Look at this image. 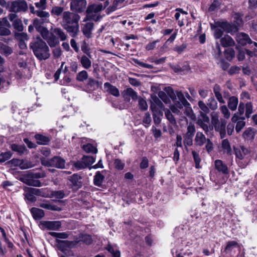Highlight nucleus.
<instances>
[{"label": "nucleus", "mask_w": 257, "mask_h": 257, "mask_svg": "<svg viewBox=\"0 0 257 257\" xmlns=\"http://www.w3.org/2000/svg\"><path fill=\"white\" fill-rule=\"evenodd\" d=\"M221 147L223 153L226 154L228 156H231L232 152L230 143L227 139H224L222 141Z\"/></svg>", "instance_id": "31"}, {"label": "nucleus", "mask_w": 257, "mask_h": 257, "mask_svg": "<svg viewBox=\"0 0 257 257\" xmlns=\"http://www.w3.org/2000/svg\"><path fill=\"white\" fill-rule=\"evenodd\" d=\"M243 114V113H234L231 118L232 122L236 123L235 130L237 133L240 132L245 125V122L244 121L245 117L241 116Z\"/></svg>", "instance_id": "15"}, {"label": "nucleus", "mask_w": 257, "mask_h": 257, "mask_svg": "<svg viewBox=\"0 0 257 257\" xmlns=\"http://www.w3.org/2000/svg\"><path fill=\"white\" fill-rule=\"evenodd\" d=\"M73 166L77 170H79L87 168L86 165L84 164V162L82 159L79 161L74 162Z\"/></svg>", "instance_id": "50"}, {"label": "nucleus", "mask_w": 257, "mask_h": 257, "mask_svg": "<svg viewBox=\"0 0 257 257\" xmlns=\"http://www.w3.org/2000/svg\"><path fill=\"white\" fill-rule=\"evenodd\" d=\"M25 198L30 202H34L36 201L35 195L43 196L42 189L27 187L24 188Z\"/></svg>", "instance_id": "10"}, {"label": "nucleus", "mask_w": 257, "mask_h": 257, "mask_svg": "<svg viewBox=\"0 0 257 257\" xmlns=\"http://www.w3.org/2000/svg\"><path fill=\"white\" fill-rule=\"evenodd\" d=\"M208 139V138H206L202 132H198L195 137V144L196 146L202 147Z\"/></svg>", "instance_id": "25"}, {"label": "nucleus", "mask_w": 257, "mask_h": 257, "mask_svg": "<svg viewBox=\"0 0 257 257\" xmlns=\"http://www.w3.org/2000/svg\"><path fill=\"white\" fill-rule=\"evenodd\" d=\"M236 249H237L238 250L240 249L239 244L236 241L231 240L226 243V245L224 248V252L226 254L232 256L235 254Z\"/></svg>", "instance_id": "17"}, {"label": "nucleus", "mask_w": 257, "mask_h": 257, "mask_svg": "<svg viewBox=\"0 0 257 257\" xmlns=\"http://www.w3.org/2000/svg\"><path fill=\"white\" fill-rule=\"evenodd\" d=\"M214 29V37L216 39L221 38L223 32L229 33L231 31V26L227 22H217L213 27Z\"/></svg>", "instance_id": "9"}, {"label": "nucleus", "mask_w": 257, "mask_h": 257, "mask_svg": "<svg viewBox=\"0 0 257 257\" xmlns=\"http://www.w3.org/2000/svg\"><path fill=\"white\" fill-rule=\"evenodd\" d=\"M207 105L213 110H216L218 107L217 103L213 97H211L208 100Z\"/></svg>", "instance_id": "52"}, {"label": "nucleus", "mask_w": 257, "mask_h": 257, "mask_svg": "<svg viewBox=\"0 0 257 257\" xmlns=\"http://www.w3.org/2000/svg\"><path fill=\"white\" fill-rule=\"evenodd\" d=\"M83 149L86 153H91L96 154L97 152V148L90 144H87L86 145H83Z\"/></svg>", "instance_id": "43"}, {"label": "nucleus", "mask_w": 257, "mask_h": 257, "mask_svg": "<svg viewBox=\"0 0 257 257\" xmlns=\"http://www.w3.org/2000/svg\"><path fill=\"white\" fill-rule=\"evenodd\" d=\"M81 159L87 167H89L95 162V158L90 156H84Z\"/></svg>", "instance_id": "44"}, {"label": "nucleus", "mask_w": 257, "mask_h": 257, "mask_svg": "<svg viewBox=\"0 0 257 257\" xmlns=\"http://www.w3.org/2000/svg\"><path fill=\"white\" fill-rule=\"evenodd\" d=\"M87 5L86 0H72L70 9L72 11L81 13L84 11Z\"/></svg>", "instance_id": "14"}, {"label": "nucleus", "mask_w": 257, "mask_h": 257, "mask_svg": "<svg viewBox=\"0 0 257 257\" xmlns=\"http://www.w3.org/2000/svg\"><path fill=\"white\" fill-rule=\"evenodd\" d=\"M103 91L109 95L112 94V86L108 82H105L104 84Z\"/></svg>", "instance_id": "57"}, {"label": "nucleus", "mask_w": 257, "mask_h": 257, "mask_svg": "<svg viewBox=\"0 0 257 257\" xmlns=\"http://www.w3.org/2000/svg\"><path fill=\"white\" fill-rule=\"evenodd\" d=\"M79 241L89 245L92 242V239L91 235L87 234H82L79 236Z\"/></svg>", "instance_id": "42"}, {"label": "nucleus", "mask_w": 257, "mask_h": 257, "mask_svg": "<svg viewBox=\"0 0 257 257\" xmlns=\"http://www.w3.org/2000/svg\"><path fill=\"white\" fill-rule=\"evenodd\" d=\"M215 168L219 171L224 174H227L229 173L228 169L226 164L220 160H216L214 162Z\"/></svg>", "instance_id": "26"}, {"label": "nucleus", "mask_w": 257, "mask_h": 257, "mask_svg": "<svg viewBox=\"0 0 257 257\" xmlns=\"http://www.w3.org/2000/svg\"><path fill=\"white\" fill-rule=\"evenodd\" d=\"M21 181L26 184L35 187L42 186V183L39 180L33 178H28V175H25L22 179Z\"/></svg>", "instance_id": "22"}, {"label": "nucleus", "mask_w": 257, "mask_h": 257, "mask_svg": "<svg viewBox=\"0 0 257 257\" xmlns=\"http://www.w3.org/2000/svg\"><path fill=\"white\" fill-rule=\"evenodd\" d=\"M88 77L87 72L83 70L78 73L77 75V79L79 81H83L86 80Z\"/></svg>", "instance_id": "55"}, {"label": "nucleus", "mask_w": 257, "mask_h": 257, "mask_svg": "<svg viewBox=\"0 0 257 257\" xmlns=\"http://www.w3.org/2000/svg\"><path fill=\"white\" fill-rule=\"evenodd\" d=\"M236 41L242 45H245L247 44H252V41L249 36L244 33H238L236 34Z\"/></svg>", "instance_id": "21"}, {"label": "nucleus", "mask_w": 257, "mask_h": 257, "mask_svg": "<svg viewBox=\"0 0 257 257\" xmlns=\"http://www.w3.org/2000/svg\"><path fill=\"white\" fill-rule=\"evenodd\" d=\"M63 8L61 7H54L52 8L51 13L52 15L59 16L63 13Z\"/></svg>", "instance_id": "48"}, {"label": "nucleus", "mask_w": 257, "mask_h": 257, "mask_svg": "<svg viewBox=\"0 0 257 257\" xmlns=\"http://www.w3.org/2000/svg\"><path fill=\"white\" fill-rule=\"evenodd\" d=\"M80 16L78 14L65 11L62 16L61 26L72 37H76L80 32Z\"/></svg>", "instance_id": "2"}, {"label": "nucleus", "mask_w": 257, "mask_h": 257, "mask_svg": "<svg viewBox=\"0 0 257 257\" xmlns=\"http://www.w3.org/2000/svg\"><path fill=\"white\" fill-rule=\"evenodd\" d=\"M80 62L85 69H89L91 66V62L86 56L83 55L80 59Z\"/></svg>", "instance_id": "41"}, {"label": "nucleus", "mask_w": 257, "mask_h": 257, "mask_svg": "<svg viewBox=\"0 0 257 257\" xmlns=\"http://www.w3.org/2000/svg\"><path fill=\"white\" fill-rule=\"evenodd\" d=\"M94 29V24L91 22H87L82 27V32L83 35L87 38L92 37V32Z\"/></svg>", "instance_id": "20"}, {"label": "nucleus", "mask_w": 257, "mask_h": 257, "mask_svg": "<svg viewBox=\"0 0 257 257\" xmlns=\"http://www.w3.org/2000/svg\"><path fill=\"white\" fill-rule=\"evenodd\" d=\"M11 149L18 154L22 155L28 153V150L24 145H18L17 144H13L11 145Z\"/></svg>", "instance_id": "30"}, {"label": "nucleus", "mask_w": 257, "mask_h": 257, "mask_svg": "<svg viewBox=\"0 0 257 257\" xmlns=\"http://www.w3.org/2000/svg\"><path fill=\"white\" fill-rule=\"evenodd\" d=\"M35 138L37 140V143L40 145H46L50 141V139L48 137L40 134L36 135Z\"/></svg>", "instance_id": "34"}, {"label": "nucleus", "mask_w": 257, "mask_h": 257, "mask_svg": "<svg viewBox=\"0 0 257 257\" xmlns=\"http://www.w3.org/2000/svg\"><path fill=\"white\" fill-rule=\"evenodd\" d=\"M134 61L136 64L143 68L151 69L154 67L152 65L144 63L137 59L135 60Z\"/></svg>", "instance_id": "58"}, {"label": "nucleus", "mask_w": 257, "mask_h": 257, "mask_svg": "<svg viewBox=\"0 0 257 257\" xmlns=\"http://www.w3.org/2000/svg\"><path fill=\"white\" fill-rule=\"evenodd\" d=\"M57 242L58 243L59 247L61 248L62 251H63L64 247H69L72 244V242L68 240H57Z\"/></svg>", "instance_id": "51"}, {"label": "nucleus", "mask_w": 257, "mask_h": 257, "mask_svg": "<svg viewBox=\"0 0 257 257\" xmlns=\"http://www.w3.org/2000/svg\"><path fill=\"white\" fill-rule=\"evenodd\" d=\"M104 179V176L99 172L97 171L94 176L93 182L95 186L100 187Z\"/></svg>", "instance_id": "35"}, {"label": "nucleus", "mask_w": 257, "mask_h": 257, "mask_svg": "<svg viewBox=\"0 0 257 257\" xmlns=\"http://www.w3.org/2000/svg\"><path fill=\"white\" fill-rule=\"evenodd\" d=\"M28 178H33L38 180V179L43 178L46 177V174L45 171L40 170L38 172L30 171L28 174Z\"/></svg>", "instance_id": "36"}, {"label": "nucleus", "mask_w": 257, "mask_h": 257, "mask_svg": "<svg viewBox=\"0 0 257 257\" xmlns=\"http://www.w3.org/2000/svg\"><path fill=\"white\" fill-rule=\"evenodd\" d=\"M45 23L41 19H35L33 21V25L36 30L41 34L43 38H47L48 34V30L46 27H43L42 24Z\"/></svg>", "instance_id": "16"}, {"label": "nucleus", "mask_w": 257, "mask_h": 257, "mask_svg": "<svg viewBox=\"0 0 257 257\" xmlns=\"http://www.w3.org/2000/svg\"><path fill=\"white\" fill-rule=\"evenodd\" d=\"M158 96L168 106H169V105H171L170 104L171 101L170 99L165 92L160 91L158 93Z\"/></svg>", "instance_id": "45"}, {"label": "nucleus", "mask_w": 257, "mask_h": 257, "mask_svg": "<svg viewBox=\"0 0 257 257\" xmlns=\"http://www.w3.org/2000/svg\"><path fill=\"white\" fill-rule=\"evenodd\" d=\"M52 195L56 198L62 199L64 197L65 194L63 191L60 190L53 192L52 193Z\"/></svg>", "instance_id": "64"}, {"label": "nucleus", "mask_w": 257, "mask_h": 257, "mask_svg": "<svg viewBox=\"0 0 257 257\" xmlns=\"http://www.w3.org/2000/svg\"><path fill=\"white\" fill-rule=\"evenodd\" d=\"M195 132V128L194 125H192V124H189L187 127V131L185 135L188 136L193 137Z\"/></svg>", "instance_id": "62"}, {"label": "nucleus", "mask_w": 257, "mask_h": 257, "mask_svg": "<svg viewBox=\"0 0 257 257\" xmlns=\"http://www.w3.org/2000/svg\"><path fill=\"white\" fill-rule=\"evenodd\" d=\"M30 211L35 220H40L45 215L44 210L38 208L33 207Z\"/></svg>", "instance_id": "28"}, {"label": "nucleus", "mask_w": 257, "mask_h": 257, "mask_svg": "<svg viewBox=\"0 0 257 257\" xmlns=\"http://www.w3.org/2000/svg\"><path fill=\"white\" fill-rule=\"evenodd\" d=\"M39 206L41 208L50 210L61 211L62 210V207L52 204L47 200H44L43 202H41Z\"/></svg>", "instance_id": "23"}, {"label": "nucleus", "mask_w": 257, "mask_h": 257, "mask_svg": "<svg viewBox=\"0 0 257 257\" xmlns=\"http://www.w3.org/2000/svg\"><path fill=\"white\" fill-rule=\"evenodd\" d=\"M238 98L235 96L230 97L228 99V106L231 111H234L238 104Z\"/></svg>", "instance_id": "37"}, {"label": "nucleus", "mask_w": 257, "mask_h": 257, "mask_svg": "<svg viewBox=\"0 0 257 257\" xmlns=\"http://www.w3.org/2000/svg\"><path fill=\"white\" fill-rule=\"evenodd\" d=\"M213 92L217 100L220 103L224 104L225 101L223 98L222 94L221 93V87L218 84H215L214 85L213 87Z\"/></svg>", "instance_id": "29"}, {"label": "nucleus", "mask_w": 257, "mask_h": 257, "mask_svg": "<svg viewBox=\"0 0 257 257\" xmlns=\"http://www.w3.org/2000/svg\"><path fill=\"white\" fill-rule=\"evenodd\" d=\"M51 32L48 30V35L47 38L43 39L47 42L51 47H54L59 44V41H64L68 38L67 35L60 28H55L51 29Z\"/></svg>", "instance_id": "4"}, {"label": "nucleus", "mask_w": 257, "mask_h": 257, "mask_svg": "<svg viewBox=\"0 0 257 257\" xmlns=\"http://www.w3.org/2000/svg\"><path fill=\"white\" fill-rule=\"evenodd\" d=\"M234 151L236 163L240 167L245 168L249 162L250 151L243 146L234 148Z\"/></svg>", "instance_id": "6"}, {"label": "nucleus", "mask_w": 257, "mask_h": 257, "mask_svg": "<svg viewBox=\"0 0 257 257\" xmlns=\"http://www.w3.org/2000/svg\"><path fill=\"white\" fill-rule=\"evenodd\" d=\"M41 228L44 230H58L61 226V222L60 221H41L40 223Z\"/></svg>", "instance_id": "12"}, {"label": "nucleus", "mask_w": 257, "mask_h": 257, "mask_svg": "<svg viewBox=\"0 0 257 257\" xmlns=\"http://www.w3.org/2000/svg\"><path fill=\"white\" fill-rule=\"evenodd\" d=\"M225 58L228 60H231L235 56V52L232 48H228L224 52Z\"/></svg>", "instance_id": "46"}, {"label": "nucleus", "mask_w": 257, "mask_h": 257, "mask_svg": "<svg viewBox=\"0 0 257 257\" xmlns=\"http://www.w3.org/2000/svg\"><path fill=\"white\" fill-rule=\"evenodd\" d=\"M151 109L153 112H166L164 104L159 98L155 94L151 95ZM167 112H170V110L167 109Z\"/></svg>", "instance_id": "11"}, {"label": "nucleus", "mask_w": 257, "mask_h": 257, "mask_svg": "<svg viewBox=\"0 0 257 257\" xmlns=\"http://www.w3.org/2000/svg\"><path fill=\"white\" fill-rule=\"evenodd\" d=\"M193 137L184 135V145L186 148L188 146H191L193 144Z\"/></svg>", "instance_id": "56"}, {"label": "nucleus", "mask_w": 257, "mask_h": 257, "mask_svg": "<svg viewBox=\"0 0 257 257\" xmlns=\"http://www.w3.org/2000/svg\"><path fill=\"white\" fill-rule=\"evenodd\" d=\"M81 50L85 54H88L90 52V48L88 44L84 40L82 41L81 45Z\"/></svg>", "instance_id": "61"}, {"label": "nucleus", "mask_w": 257, "mask_h": 257, "mask_svg": "<svg viewBox=\"0 0 257 257\" xmlns=\"http://www.w3.org/2000/svg\"><path fill=\"white\" fill-rule=\"evenodd\" d=\"M159 42V40H157L152 42H150L146 45L145 49L147 51L152 50L156 48L157 44Z\"/></svg>", "instance_id": "60"}, {"label": "nucleus", "mask_w": 257, "mask_h": 257, "mask_svg": "<svg viewBox=\"0 0 257 257\" xmlns=\"http://www.w3.org/2000/svg\"><path fill=\"white\" fill-rule=\"evenodd\" d=\"M139 106L142 111H145L148 109V105L144 99L140 98L139 99Z\"/></svg>", "instance_id": "53"}, {"label": "nucleus", "mask_w": 257, "mask_h": 257, "mask_svg": "<svg viewBox=\"0 0 257 257\" xmlns=\"http://www.w3.org/2000/svg\"><path fill=\"white\" fill-rule=\"evenodd\" d=\"M226 121L224 119H221L220 121L218 122L216 124L214 125L215 130L220 133V137L221 138H223L226 134L225 126Z\"/></svg>", "instance_id": "24"}, {"label": "nucleus", "mask_w": 257, "mask_h": 257, "mask_svg": "<svg viewBox=\"0 0 257 257\" xmlns=\"http://www.w3.org/2000/svg\"><path fill=\"white\" fill-rule=\"evenodd\" d=\"M149 166V160L146 157L142 158V162L140 163V167L141 169H146Z\"/></svg>", "instance_id": "63"}, {"label": "nucleus", "mask_w": 257, "mask_h": 257, "mask_svg": "<svg viewBox=\"0 0 257 257\" xmlns=\"http://www.w3.org/2000/svg\"><path fill=\"white\" fill-rule=\"evenodd\" d=\"M222 46L224 47L231 46L234 45V41L229 35H225L220 40Z\"/></svg>", "instance_id": "32"}, {"label": "nucleus", "mask_w": 257, "mask_h": 257, "mask_svg": "<svg viewBox=\"0 0 257 257\" xmlns=\"http://www.w3.org/2000/svg\"><path fill=\"white\" fill-rule=\"evenodd\" d=\"M124 97L127 98V96L131 97L133 100L138 99L137 93L132 88H128L123 92Z\"/></svg>", "instance_id": "38"}, {"label": "nucleus", "mask_w": 257, "mask_h": 257, "mask_svg": "<svg viewBox=\"0 0 257 257\" xmlns=\"http://www.w3.org/2000/svg\"><path fill=\"white\" fill-rule=\"evenodd\" d=\"M28 4L25 0H15L9 2L8 11L11 12L20 13L26 12Z\"/></svg>", "instance_id": "8"}, {"label": "nucleus", "mask_w": 257, "mask_h": 257, "mask_svg": "<svg viewBox=\"0 0 257 257\" xmlns=\"http://www.w3.org/2000/svg\"><path fill=\"white\" fill-rule=\"evenodd\" d=\"M9 20L13 23L14 28L19 32L23 30V25L22 21L18 18V16L14 13H11L8 15Z\"/></svg>", "instance_id": "18"}, {"label": "nucleus", "mask_w": 257, "mask_h": 257, "mask_svg": "<svg viewBox=\"0 0 257 257\" xmlns=\"http://www.w3.org/2000/svg\"><path fill=\"white\" fill-rule=\"evenodd\" d=\"M209 117L206 113H201L200 116L197 121L198 124L205 132L206 134L212 130V127L209 125Z\"/></svg>", "instance_id": "13"}, {"label": "nucleus", "mask_w": 257, "mask_h": 257, "mask_svg": "<svg viewBox=\"0 0 257 257\" xmlns=\"http://www.w3.org/2000/svg\"><path fill=\"white\" fill-rule=\"evenodd\" d=\"M0 53L8 56L13 53V49L7 45L0 43Z\"/></svg>", "instance_id": "39"}, {"label": "nucleus", "mask_w": 257, "mask_h": 257, "mask_svg": "<svg viewBox=\"0 0 257 257\" xmlns=\"http://www.w3.org/2000/svg\"><path fill=\"white\" fill-rule=\"evenodd\" d=\"M33 13L40 17L43 22L48 23L49 22V17L50 14L48 12L43 11H35Z\"/></svg>", "instance_id": "33"}, {"label": "nucleus", "mask_w": 257, "mask_h": 257, "mask_svg": "<svg viewBox=\"0 0 257 257\" xmlns=\"http://www.w3.org/2000/svg\"><path fill=\"white\" fill-rule=\"evenodd\" d=\"M256 133V130L252 127L246 128L242 134L244 139L247 140H252L254 139Z\"/></svg>", "instance_id": "27"}, {"label": "nucleus", "mask_w": 257, "mask_h": 257, "mask_svg": "<svg viewBox=\"0 0 257 257\" xmlns=\"http://www.w3.org/2000/svg\"><path fill=\"white\" fill-rule=\"evenodd\" d=\"M168 95L172 99L173 104L169 105L172 112L179 111L180 109L185 108L184 112H193L190 103L186 100L184 95L181 91H177L176 95L171 87H166L164 89Z\"/></svg>", "instance_id": "1"}, {"label": "nucleus", "mask_w": 257, "mask_h": 257, "mask_svg": "<svg viewBox=\"0 0 257 257\" xmlns=\"http://www.w3.org/2000/svg\"><path fill=\"white\" fill-rule=\"evenodd\" d=\"M12 156V154L10 152H7L2 153L0 155V163H2L9 160Z\"/></svg>", "instance_id": "54"}, {"label": "nucleus", "mask_w": 257, "mask_h": 257, "mask_svg": "<svg viewBox=\"0 0 257 257\" xmlns=\"http://www.w3.org/2000/svg\"><path fill=\"white\" fill-rule=\"evenodd\" d=\"M82 177L77 174H74L70 176L69 178V180L71 184L70 185L71 187L73 189L77 190L80 188L82 185V182L81 181Z\"/></svg>", "instance_id": "19"}, {"label": "nucleus", "mask_w": 257, "mask_h": 257, "mask_svg": "<svg viewBox=\"0 0 257 257\" xmlns=\"http://www.w3.org/2000/svg\"><path fill=\"white\" fill-rule=\"evenodd\" d=\"M49 234L52 236L58 238L65 239L68 238V234L66 232H50Z\"/></svg>", "instance_id": "47"}, {"label": "nucleus", "mask_w": 257, "mask_h": 257, "mask_svg": "<svg viewBox=\"0 0 257 257\" xmlns=\"http://www.w3.org/2000/svg\"><path fill=\"white\" fill-rule=\"evenodd\" d=\"M214 56L216 59H219L221 54V48L218 43H216L215 45V49H214Z\"/></svg>", "instance_id": "59"}, {"label": "nucleus", "mask_w": 257, "mask_h": 257, "mask_svg": "<svg viewBox=\"0 0 257 257\" xmlns=\"http://www.w3.org/2000/svg\"><path fill=\"white\" fill-rule=\"evenodd\" d=\"M30 47L35 56L39 60H46L50 55L49 47L39 38L32 43Z\"/></svg>", "instance_id": "3"}, {"label": "nucleus", "mask_w": 257, "mask_h": 257, "mask_svg": "<svg viewBox=\"0 0 257 257\" xmlns=\"http://www.w3.org/2000/svg\"><path fill=\"white\" fill-rule=\"evenodd\" d=\"M20 164L21 165H19V167L22 170L31 168L34 167V164L31 161L26 160H20Z\"/></svg>", "instance_id": "40"}, {"label": "nucleus", "mask_w": 257, "mask_h": 257, "mask_svg": "<svg viewBox=\"0 0 257 257\" xmlns=\"http://www.w3.org/2000/svg\"><path fill=\"white\" fill-rule=\"evenodd\" d=\"M108 5V3L105 2L104 6L102 4H93L89 5L86 10V16L83 21H94L97 22L100 21L102 16L100 12Z\"/></svg>", "instance_id": "5"}, {"label": "nucleus", "mask_w": 257, "mask_h": 257, "mask_svg": "<svg viewBox=\"0 0 257 257\" xmlns=\"http://www.w3.org/2000/svg\"><path fill=\"white\" fill-rule=\"evenodd\" d=\"M41 164L47 167H55L58 169L65 168V160L59 156H55L50 159H41Z\"/></svg>", "instance_id": "7"}, {"label": "nucleus", "mask_w": 257, "mask_h": 257, "mask_svg": "<svg viewBox=\"0 0 257 257\" xmlns=\"http://www.w3.org/2000/svg\"><path fill=\"white\" fill-rule=\"evenodd\" d=\"M192 155L193 156V159L195 163L196 168H199L201 159L200 158L199 154L197 153L195 151H192Z\"/></svg>", "instance_id": "49"}]
</instances>
